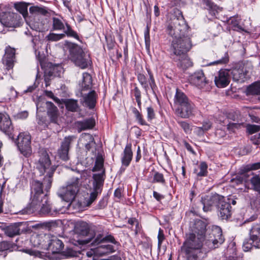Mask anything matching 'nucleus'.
Wrapping results in <instances>:
<instances>
[{"label": "nucleus", "mask_w": 260, "mask_h": 260, "mask_svg": "<svg viewBox=\"0 0 260 260\" xmlns=\"http://www.w3.org/2000/svg\"><path fill=\"white\" fill-rule=\"evenodd\" d=\"M167 33L173 38L170 48L185 45L187 42L192 43L190 28L182 14L171 20L167 27Z\"/></svg>", "instance_id": "obj_1"}, {"label": "nucleus", "mask_w": 260, "mask_h": 260, "mask_svg": "<svg viewBox=\"0 0 260 260\" xmlns=\"http://www.w3.org/2000/svg\"><path fill=\"white\" fill-rule=\"evenodd\" d=\"M37 169L39 170L40 176L45 175L43 184L45 187V190L47 192L51 187L52 177L56 170V167L51 166L50 159L46 151H43L41 153L37 165Z\"/></svg>", "instance_id": "obj_2"}, {"label": "nucleus", "mask_w": 260, "mask_h": 260, "mask_svg": "<svg viewBox=\"0 0 260 260\" xmlns=\"http://www.w3.org/2000/svg\"><path fill=\"white\" fill-rule=\"evenodd\" d=\"M170 48L172 59L177 63V66L186 69L192 66V62L188 57L187 52L191 49L192 44L186 43L185 45Z\"/></svg>", "instance_id": "obj_3"}, {"label": "nucleus", "mask_w": 260, "mask_h": 260, "mask_svg": "<svg viewBox=\"0 0 260 260\" xmlns=\"http://www.w3.org/2000/svg\"><path fill=\"white\" fill-rule=\"evenodd\" d=\"M31 241L34 242L35 246H44L47 242L48 248L53 253L60 252L63 248V242L57 237L49 235H38L31 237Z\"/></svg>", "instance_id": "obj_4"}, {"label": "nucleus", "mask_w": 260, "mask_h": 260, "mask_svg": "<svg viewBox=\"0 0 260 260\" xmlns=\"http://www.w3.org/2000/svg\"><path fill=\"white\" fill-rule=\"evenodd\" d=\"M81 176L73 177L67 183L66 186L62 187L58 192V196L64 201L71 202L75 198L81 185Z\"/></svg>", "instance_id": "obj_5"}, {"label": "nucleus", "mask_w": 260, "mask_h": 260, "mask_svg": "<svg viewBox=\"0 0 260 260\" xmlns=\"http://www.w3.org/2000/svg\"><path fill=\"white\" fill-rule=\"evenodd\" d=\"M204 241H205V238L198 236L194 233H190L182 247V250L188 255V257L192 256L194 260H198V256L196 252L203 246ZM205 246L204 244V246Z\"/></svg>", "instance_id": "obj_6"}, {"label": "nucleus", "mask_w": 260, "mask_h": 260, "mask_svg": "<svg viewBox=\"0 0 260 260\" xmlns=\"http://www.w3.org/2000/svg\"><path fill=\"white\" fill-rule=\"evenodd\" d=\"M69 51L71 60L82 69H86L90 65V55L83 51L78 45L73 44L70 46Z\"/></svg>", "instance_id": "obj_7"}, {"label": "nucleus", "mask_w": 260, "mask_h": 260, "mask_svg": "<svg viewBox=\"0 0 260 260\" xmlns=\"http://www.w3.org/2000/svg\"><path fill=\"white\" fill-rule=\"evenodd\" d=\"M224 241L221 229L218 226L214 225L212 226L208 235H206L204 245L209 249H214L222 244Z\"/></svg>", "instance_id": "obj_8"}, {"label": "nucleus", "mask_w": 260, "mask_h": 260, "mask_svg": "<svg viewBox=\"0 0 260 260\" xmlns=\"http://www.w3.org/2000/svg\"><path fill=\"white\" fill-rule=\"evenodd\" d=\"M43 183L38 180H33L31 183L30 203L29 206L36 207L40 204V200L44 199L47 202V195L43 190Z\"/></svg>", "instance_id": "obj_9"}, {"label": "nucleus", "mask_w": 260, "mask_h": 260, "mask_svg": "<svg viewBox=\"0 0 260 260\" xmlns=\"http://www.w3.org/2000/svg\"><path fill=\"white\" fill-rule=\"evenodd\" d=\"M250 238L245 241L243 244V249L245 251H248L253 248H259L260 243V226L256 224L253 225L250 230Z\"/></svg>", "instance_id": "obj_10"}, {"label": "nucleus", "mask_w": 260, "mask_h": 260, "mask_svg": "<svg viewBox=\"0 0 260 260\" xmlns=\"http://www.w3.org/2000/svg\"><path fill=\"white\" fill-rule=\"evenodd\" d=\"M52 28L54 30H63L64 33L67 36L79 40V37L77 32L72 29L70 25L62 17L52 18Z\"/></svg>", "instance_id": "obj_11"}, {"label": "nucleus", "mask_w": 260, "mask_h": 260, "mask_svg": "<svg viewBox=\"0 0 260 260\" xmlns=\"http://www.w3.org/2000/svg\"><path fill=\"white\" fill-rule=\"evenodd\" d=\"M31 136L28 133H20L17 138V146L21 153L27 156L31 153Z\"/></svg>", "instance_id": "obj_12"}, {"label": "nucleus", "mask_w": 260, "mask_h": 260, "mask_svg": "<svg viewBox=\"0 0 260 260\" xmlns=\"http://www.w3.org/2000/svg\"><path fill=\"white\" fill-rule=\"evenodd\" d=\"M76 138L75 136H69L64 138L57 151L58 155L60 159L64 161H67L69 159V151L70 145L76 140Z\"/></svg>", "instance_id": "obj_13"}, {"label": "nucleus", "mask_w": 260, "mask_h": 260, "mask_svg": "<svg viewBox=\"0 0 260 260\" xmlns=\"http://www.w3.org/2000/svg\"><path fill=\"white\" fill-rule=\"evenodd\" d=\"M196 112L195 106L191 102L176 108L175 110V114L182 118H189L194 116Z\"/></svg>", "instance_id": "obj_14"}, {"label": "nucleus", "mask_w": 260, "mask_h": 260, "mask_svg": "<svg viewBox=\"0 0 260 260\" xmlns=\"http://www.w3.org/2000/svg\"><path fill=\"white\" fill-rule=\"evenodd\" d=\"M147 72L149 76L148 83L146 77L144 75L142 74H139L138 75V80L140 84L144 88L146 93H148V90L149 89V86L150 87L152 93L155 94V90L157 88V86L155 84L153 74H152L150 70H147Z\"/></svg>", "instance_id": "obj_15"}, {"label": "nucleus", "mask_w": 260, "mask_h": 260, "mask_svg": "<svg viewBox=\"0 0 260 260\" xmlns=\"http://www.w3.org/2000/svg\"><path fill=\"white\" fill-rule=\"evenodd\" d=\"M62 71V68L59 64H53L49 63L44 72V80L46 86L50 85V80L54 77L59 76Z\"/></svg>", "instance_id": "obj_16"}, {"label": "nucleus", "mask_w": 260, "mask_h": 260, "mask_svg": "<svg viewBox=\"0 0 260 260\" xmlns=\"http://www.w3.org/2000/svg\"><path fill=\"white\" fill-rule=\"evenodd\" d=\"M44 199L40 200V204L36 207L33 206H29L30 208L32 209L33 211H37L40 209V211L42 214H49L51 215H54L58 213H62L61 209H58L54 208L52 209L50 207V205L48 203V198H47V202L45 203L44 202Z\"/></svg>", "instance_id": "obj_17"}, {"label": "nucleus", "mask_w": 260, "mask_h": 260, "mask_svg": "<svg viewBox=\"0 0 260 260\" xmlns=\"http://www.w3.org/2000/svg\"><path fill=\"white\" fill-rule=\"evenodd\" d=\"M222 199V197L218 194L202 197L201 202L203 206V210L205 212H208L211 211L214 206L217 207Z\"/></svg>", "instance_id": "obj_18"}, {"label": "nucleus", "mask_w": 260, "mask_h": 260, "mask_svg": "<svg viewBox=\"0 0 260 260\" xmlns=\"http://www.w3.org/2000/svg\"><path fill=\"white\" fill-rule=\"evenodd\" d=\"M230 79V70L221 69L215 75L214 82L216 86L218 88H224L229 84Z\"/></svg>", "instance_id": "obj_19"}, {"label": "nucleus", "mask_w": 260, "mask_h": 260, "mask_svg": "<svg viewBox=\"0 0 260 260\" xmlns=\"http://www.w3.org/2000/svg\"><path fill=\"white\" fill-rule=\"evenodd\" d=\"M189 80L191 84L199 88L204 87L208 83V81L206 80L202 71H199L194 73L190 76Z\"/></svg>", "instance_id": "obj_20"}, {"label": "nucleus", "mask_w": 260, "mask_h": 260, "mask_svg": "<svg viewBox=\"0 0 260 260\" xmlns=\"http://www.w3.org/2000/svg\"><path fill=\"white\" fill-rule=\"evenodd\" d=\"M230 70V75H232L234 81L239 82H244L249 78L248 72L242 66H237Z\"/></svg>", "instance_id": "obj_21"}, {"label": "nucleus", "mask_w": 260, "mask_h": 260, "mask_svg": "<svg viewBox=\"0 0 260 260\" xmlns=\"http://www.w3.org/2000/svg\"><path fill=\"white\" fill-rule=\"evenodd\" d=\"M15 61V49L10 46L5 49V54L3 58V63L7 70L13 68Z\"/></svg>", "instance_id": "obj_22"}, {"label": "nucleus", "mask_w": 260, "mask_h": 260, "mask_svg": "<svg viewBox=\"0 0 260 260\" xmlns=\"http://www.w3.org/2000/svg\"><path fill=\"white\" fill-rule=\"evenodd\" d=\"M218 210V216L222 219H227L231 215V206L228 203L223 201V198L219 202L217 205Z\"/></svg>", "instance_id": "obj_23"}, {"label": "nucleus", "mask_w": 260, "mask_h": 260, "mask_svg": "<svg viewBox=\"0 0 260 260\" xmlns=\"http://www.w3.org/2000/svg\"><path fill=\"white\" fill-rule=\"evenodd\" d=\"M81 103L83 106L87 107L89 109H93L96 102L97 94L94 90H92L88 94L82 95Z\"/></svg>", "instance_id": "obj_24"}, {"label": "nucleus", "mask_w": 260, "mask_h": 260, "mask_svg": "<svg viewBox=\"0 0 260 260\" xmlns=\"http://www.w3.org/2000/svg\"><path fill=\"white\" fill-rule=\"evenodd\" d=\"M47 114L50 122L57 123L59 112L57 108L51 102L45 103Z\"/></svg>", "instance_id": "obj_25"}, {"label": "nucleus", "mask_w": 260, "mask_h": 260, "mask_svg": "<svg viewBox=\"0 0 260 260\" xmlns=\"http://www.w3.org/2000/svg\"><path fill=\"white\" fill-rule=\"evenodd\" d=\"M80 140L82 143L85 144V147L87 151H91L93 153V150L95 147V143L92 135L87 133L82 134Z\"/></svg>", "instance_id": "obj_26"}, {"label": "nucleus", "mask_w": 260, "mask_h": 260, "mask_svg": "<svg viewBox=\"0 0 260 260\" xmlns=\"http://www.w3.org/2000/svg\"><path fill=\"white\" fill-rule=\"evenodd\" d=\"M22 223L18 222L12 224L7 226L5 229V233L6 235L10 237H13L20 235L23 231L21 229Z\"/></svg>", "instance_id": "obj_27"}, {"label": "nucleus", "mask_w": 260, "mask_h": 260, "mask_svg": "<svg viewBox=\"0 0 260 260\" xmlns=\"http://www.w3.org/2000/svg\"><path fill=\"white\" fill-rule=\"evenodd\" d=\"M206 223L200 220H196L193 224L192 233L197 235L198 236H201L205 238L206 235H205L206 230Z\"/></svg>", "instance_id": "obj_28"}, {"label": "nucleus", "mask_w": 260, "mask_h": 260, "mask_svg": "<svg viewBox=\"0 0 260 260\" xmlns=\"http://www.w3.org/2000/svg\"><path fill=\"white\" fill-rule=\"evenodd\" d=\"M105 170L99 173L94 174L93 175V189L102 192V187L103 186L105 180Z\"/></svg>", "instance_id": "obj_29"}, {"label": "nucleus", "mask_w": 260, "mask_h": 260, "mask_svg": "<svg viewBox=\"0 0 260 260\" xmlns=\"http://www.w3.org/2000/svg\"><path fill=\"white\" fill-rule=\"evenodd\" d=\"M190 102L188 97L182 91L178 89H176L174 98V105L176 108H178Z\"/></svg>", "instance_id": "obj_30"}, {"label": "nucleus", "mask_w": 260, "mask_h": 260, "mask_svg": "<svg viewBox=\"0 0 260 260\" xmlns=\"http://www.w3.org/2000/svg\"><path fill=\"white\" fill-rule=\"evenodd\" d=\"M0 129L6 134L10 136L13 129L12 122L9 116L8 115L3 117L0 122Z\"/></svg>", "instance_id": "obj_31"}, {"label": "nucleus", "mask_w": 260, "mask_h": 260, "mask_svg": "<svg viewBox=\"0 0 260 260\" xmlns=\"http://www.w3.org/2000/svg\"><path fill=\"white\" fill-rule=\"evenodd\" d=\"M95 125V122L93 118L86 119L77 122V126L79 132L92 129Z\"/></svg>", "instance_id": "obj_32"}, {"label": "nucleus", "mask_w": 260, "mask_h": 260, "mask_svg": "<svg viewBox=\"0 0 260 260\" xmlns=\"http://www.w3.org/2000/svg\"><path fill=\"white\" fill-rule=\"evenodd\" d=\"M241 19L238 16L231 17L227 20V23L230 29L237 31H245L244 28L240 25Z\"/></svg>", "instance_id": "obj_33"}, {"label": "nucleus", "mask_w": 260, "mask_h": 260, "mask_svg": "<svg viewBox=\"0 0 260 260\" xmlns=\"http://www.w3.org/2000/svg\"><path fill=\"white\" fill-rule=\"evenodd\" d=\"M133 158V152L132 150V144H127L123 153L121 161L123 165L125 167L129 166Z\"/></svg>", "instance_id": "obj_34"}, {"label": "nucleus", "mask_w": 260, "mask_h": 260, "mask_svg": "<svg viewBox=\"0 0 260 260\" xmlns=\"http://www.w3.org/2000/svg\"><path fill=\"white\" fill-rule=\"evenodd\" d=\"M75 230L78 234L82 236H86L89 232V227L86 222L79 221L75 225Z\"/></svg>", "instance_id": "obj_35"}, {"label": "nucleus", "mask_w": 260, "mask_h": 260, "mask_svg": "<svg viewBox=\"0 0 260 260\" xmlns=\"http://www.w3.org/2000/svg\"><path fill=\"white\" fill-rule=\"evenodd\" d=\"M17 15L9 13L6 15V19H4V21H2V23L6 27H15L17 23Z\"/></svg>", "instance_id": "obj_36"}, {"label": "nucleus", "mask_w": 260, "mask_h": 260, "mask_svg": "<svg viewBox=\"0 0 260 260\" xmlns=\"http://www.w3.org/2000/svg\"><path fill=\"white\" fill-rule=\"evenodd\" d=\"M105 242H110L114 244L116 243L114 238L111 235L104 237L103 235L99 234L96 235L92 243L98 245Z\"/></svg>", "instance_id": "obj_37"}, {"label": "nucleus", "mask_w": 260, "mask_h": 260, "mask_svg": "<svg viewBox=\"0 0 260 260\" xmlns=\"http://www.w3.org/2000/svg\"><path fill=\"white\" fill-rule=\"evenodd\" d=\"M203 4L206 5L207 7V9L209 10L210 13L214 16H216V14L222 11V8L217 7L212 3L211 0H202Z\"/></svg>", "instance_id": "obj_38"}, {"label": "nucleus", "mask_w": 260, "mask_h": 260, "mask_svg": "<svg viewBox=\"0 0 260 260\" xmlns=\"http://www.w3.org/2000/svg\"><path fill=\"white\" fill-rule=\"evenodd\" d=\"M67 109L71 112H77L79 109L77 100L68 99L64 102Z\"/></svg>", "instance_id": "obj_39"}, {"label": "nucleus", "mask_w": 260, "mask_h": 260, "mask_svg": "<svg viewBox=\"0 0 260 260\" xmlns=\"http://www.w3.org/2000/svg\"><path fill=\"white\" fill-rule=\"evenodd\" d=\"M83 80L81 86L82 90H86L91 87L92 84L91 76L87 73H84L82 75Z\"/></svg>", "instance_id": "obj_40"}, {"label": "nucleus", "mask_w": 260, "mask_h": 260, "mask_svg": "<svg viewBox=\"0 0 260 260\" xmlns=\"http://www.w3.org/2000/svg\"><path fill=\"white\" fill-rule=\"evenodd\" d=\"M247 95H260V82H256L247 88Z\"/></svg>", "instance_id": "obj_41"}, {"label": "nucleus", "mask_w": 260, "mask_h": 260, "mask_svg": "<svg viewBox=\"0 0 260 260\" xmlns=\"http://www.w3.org/2000/svg\"><path fill=\"white\" fill-rule=\"evenodd\" d=\"M259 169H260V162H257L246 166L240 171V173L241 175H243V177H248L246 174L247 172L251 170H256Z\"/></svg>", "instance_id": "obj_42"}, {"label": "nucleus", "mask_w": 260, "mask_h": 260, "mask_svg": "<svg viewBox=\"0 0 260 260\" xmlns=\"http://www.w3.org/2000/svg\"><path fill=\"white\" fill-rule=\"evenodd\" d=\"M101 193V191H99L98 190L93 189V190L91 192L89 198H86L84 199L83 202L84 205L87 207L90 206L96 200L98 196Z\"/></svg>", "instance_id": "obj_43"}, {"label": "nucleus", "mask_w": 260, "mask_h": 260, "mask_svg": "<svg viewBox=\"0 0 260 260\" xmlns=\"http://www.w3.org/2000/svg\"><path fill=\"white\" fill-rule=\"evenodd\" d=\"M200 171L196 169L193 170V173L196 174L198 177H203L206 176L207 175L208 171L207 168L208 166L205 162H202L200 164L199 166Z\"/></svg>", "instance_id": "obj_44"}, {"label": "nucleus", "mask_w": 260, "mask_h": 260, "mask_svg": "<svg viewBox=\"0 0 260 260\" xmlns=\"http://www.w3.org/2000/svg\"><path fill=\"white\" fill-rule=\"evenodd\" d=\"M250 181L253 189L260 193V177L255 175L250 179Z\"/></svg>", "instance_id": "obj_45"}, {"label": "nucleus", "mask_w": 260, "mask_h": 260, "mask_svg": "<svg viewBox=\"0 0 260 260\" xmlns=\"http://www.w3.org/2000/svg\"><path fill=\"white\" fill-rule=\"evenodd\" d=\"M103 166H104L103 159L102 158V157L98 156L96 157L94 167L93 168L92 170L93 172L101 171V172L102 171V170H104L103 169Z\"/></svg>", "instance_id": "obj_46"}, {"label": "nucleus", "mask_w": 260, "mask_h": 260, "mask_svg": "<svg viewBox=\"0 0 260 260\" xmlns=\"http://www.w3.org/2000/svg\"><path fill=\"white\" fill-rule=\"evenodd\" d=\"M229 60V55L227 52H224L223 55H220L219 56V59L217 60L211 62L210 65H215L218 64H225L228 62Z\"/></svg>", "instance_id": "obj_47"}, {"label": "nucleus", "mask_w": 260, "mask_h": 260, "mask_svg": "<svg viewBox=\"0 0 260 260\" xmlns=\"http://www.w3.org/2000/svg\"><path fill=\"white\" fill-rule=\"evenodd\" d=\"M133 94L135 98L138 106L140 109H141V92L138 87L136 86L132 91Z\"/></svg>", "instance_id": "obj_48"}, {"label": "nucleus", "mask_w": 260, "mask_h": 260, "mask_svg": "<svg viewBox=\"0 0 260 260\" xmlns=\"http://www.w3.org/2000/svg\"><path fill=\"white\" fill-rule=\"evenodd\" d=\"M65 34L50 33L46 36V39L50 41H58L65 37Z\"/></svg>", "instance_id": "obj_49"}, {"label": "nucleus", "mask_w": 260, "mask_h": 260, "mask_svg": "<svg viewBox=\"0 0 260 260\" xmlns=\"http://www.w3.org/2000/svg\"><path fill=\"white\" fill-rule=\"evenodd\" d=\"M132 112L134 114L137 120L139 123L142 125H147L146 122L143 119L142 114L135 107L132 108Z\"/></svg>", "instance_id": "obj_50"}, {"label": "nucleus", "mask_w": 260, "mask_h": 260, "mask_svg": "<svg viewBox=\"0 0 260 260\" xmlns=\"http://www.w3.org/2000/svg\"><path fill=\"white\" fill-rule=\"evenodd\" d=\"M178 124L186 134L190 133L192 130L191 126L186 121H178Z\"/></svg>", "instance_id": "obj_51"}, {"label": "nucleus", "mask_w": 260, "mask_h": 260, "mask_svg": "<svg viewBox=\"0 0 260 260\" xmlns=\"http://www.w3.org/2000/svg\"><path fill=\"white\" fill-rule=\"evenodd\" d=\"M152 182H157L164 184L165 183V179H164L163 175L159 172H155L154 175Z\"/></svg>", "instance_id": "obj_52"}, {"label": "nucleus", "mask_w": 260, "mask_h": 260, "mask_svg": "<svg viewBox=\"0 0 260 260\" xmlns=\"http://www.w3.org/2000/svg\"><path fill=\"white\" fill-rule=\"evenodd\" d=\"M246 130L249 134H252L260 131V126L255 124H248Z\"/></svg>", "instance_id": "obj_53"}, {"label": "nucleus", "mask_w": 260, "mask_h": 260, "mask_svg": "<svg viewBox=\"0 0 260 260\" xmlns=\"http://www.w3.org/2000/svg\"><path fill=\"white\" fill-rule=\"evenodd\" d=\"M29 12L31 13H40L45 14L47 11L43 8L38 6H32L29 8Z\"/></svg>", "instance_id": "obj_54"}, {"label": "nucleus", "mask_w": 260, "mask_h": 260, "mask_svg": "<svg viewBox=\"0 0 260 260\" xmlns=\"http://www.w3.org/2000/svg\"><path fill=\"white\" fill-rule=\"evenodd\" d=\"M105 250L107 254L113 252L115 251L113 245L110 244L102 245L98 247V250Z\"/></svg>", "instance_id": "obj_55"}, {"label": "nucleus", "mask_w": 260, "mask_h": 260, "mask_svg": "<svg viewBox=\"0 0 260 260\" xmlns=\"http://www.w3.org/2000/svg\"><path fill=\"white\" fill-rule=\"evenodd\" d=\"M243 125V123L230 122L227 125V128L231 131H234L235 129L240 128Z\"/></svg>", "instance_id": "obj_56"}, {"label": "nucleus", "mask_w": 260, "mask_h": 260, "mask_svg": "<svg viewBox=\"0 0 260 260\" xmlns=\"http://www.w3.org/2000/svg\"><path fill=\"white\" fill-rule=\"evenodd\" d=\"M147 119L148 120L151 121L152 119L155 118V112L153 108L151 107H149L147 108Z\"/></svg>", "instance_id": "obj_57"}, {"label": "nucleus", "mask_w": 260, "mask_h": 260, "mask_svg": "<svg viewBox=\"0 0 260 260\" xmlns=\"http://www.w3.org/2000/svg\"><path fill=\"white\" fill-rule=\"evenodd\" d=\"M16 7L23 16H25L27 14V9L25 5L20 4L16 5Z\"/></svg>", "instance_id": "obj_58"}, {"label": "nucleus", "mask_w": 260, "mask_h": 260, "mask_svg": "<svg viewBox=\"0 0 260 260\" xmlns=\"http://www.w3.org/2000/svg\"><path fill=\"white\" fill-rule=\"evenodd\" d=\"M157 238H158V247H160L162 243V241L165 239V236H164V234L163 233V231L161 229H159V230Z\"/></svg>", "instance_id": "obj_59"}, {"label": "nucleus", "mask_w": 260, "mask_h": 260, "mask_svg": "<svg viewBox=\"0 0 260 260\" xmlns=\"http://www.w3.org/2000/svg\"><path fill=\"white\" fill-rule=\"evenodd\" d=\"M144 37H145V44L146 46H149L150 43V35H149V29L148 27H147L146 30L144 32Z\"/></svg>", "instance_id": "obj_60"}, {"label": "nucleus", "mask_w": 260, "mask_h": 260, "mask_svg": "<svg viewBox=\"0 0 260 260\" xmlns=\"http://www.w3.org/2000/svg\"><path fill=\"white\" fill-rule=\"evenodd\" d=\"M38 123L43 128L47 127L48 124V122L42 117L38 118Z\"/></svg>", "instance_id": "obj_61"}, {"label": "nucleus", "mask_w": 260, "mask_h": 260, "mask_svg": "<svg viewBox=\"0 0 260 260\" xmlns=\"http://www.w3.org/2000/svg\"><path fill=\"white\" fill-rule=\"evenodd\" d=\"M107 205V201L104 199L101 200L96 206V209H102L106 207Z\"/></svg>", "instance_id": "obj_62"}, {"label": "nucleus", "mask_w": 260, "mask_h": 260, "mask_svg": "<svg viewBox=\"0 0 260 260\" xmlns=\"http://www.w3.org/2000/svg\"><path fill=\"white\" fill-rule=\"evenodd\" d=\"M45 93H46V95L47 96L52 99L55 102L59 103V102H60L59 99L58 98H57V97L54 96V94L52 91H46Z\"/></svg>", "instance_id": "obj_63"}, {"label": "nucleus", "mask_w": 260, "mask_h": 260, "mask_svg": "<svg viewBox=\"0 0 260 260\" xmlns=\"http://www.w3.org/2000/svg\"><path fill=\"white\" fill-rule=\"evenodd\" d=\"M202 125L204 126V130L207 131L211 127L212 124L209 120H205L203 121Z\"/></svg>", "instance_id": "obj_64"}]
</instances>
